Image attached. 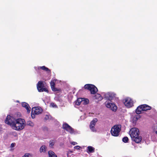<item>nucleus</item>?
<instances>
[{
	"label": "nucleus",
	"mask_w": 157,
	"mask_h": 157,
	"mask_svg": "<svg viewBox=\"0 0 157 157\" xmlns=\"http://www.w3.org/2000/svg\"><path fill=\"white\" fill-rule=\"evenodd\" d=\"M139 130L136 128H133L131 129L130 135L132 140L136 143H139L142 140L141 136H139Z\"/></svg>",
	"instance_id": "f257e3e1"
},
{
	"label": "nucleus",
	"mask_w": 157,
	"mask_h": 157,
	"mask_svg": "<svg viewBox=\"0 0 157 157\" xmlns=\"http://www.w3.org/2000/svg\"><path fill=\"white\" fill-rule=\"evenodd\" d=\"M25 125V121L24 119L21 118L16 119L14 124L12 128L16 130H20L23 129Z\"/></svg>",
	"instance_id": "f03ea898"
},
{
	"label": "nucleus",
	"mask_w": 157,
	"mask_h": 157,
	"mask_svg": "<svg viewBox=\"0 0 157 157\" xmlns=\"http://www.w3.org/2000/svg\"><path fill=\"white\" fill-rule=\"evenodd\" d=\"M121 130V127L120 125H116L111 128V132L112 136H118Z\"/></svg>",
	"instance_id": "7ed1b4c3"
},
{
	"label": "nucleus",
	"mask_w": 157,
	"mask_h": 157,
	"mask_svg": "<svg viewBox=\"0 0 157 157\" xmlns=\"http://www.w3.org/2000/svg\"><path fill=\"white\" fill-rule=\"evenodd\" d=\"M84 88L90 91L91 94H95L98 91L97 88L94 85L86 84L84 86Z\"/></svg>",
	"instance_id": "20e7f679"
},
{
	"label": "nucleus",
	"mask_w": 157,
	"mask_h": 157,
	"mask_svg": "<svg viewBox=\"0 0 157 157\" xmlns=\"http://www.w3.org/2000/svg\"><path fill=\"white\" fill-rule=\"evenodd\" d=\"M42 112V109L40 107H36L33 108L31 111V117L33 119L35 117V115L41 114Z\"/></svg>",
	"instance_id": "39448f33"
},
{
	"label": "nucleus",
	"mask_w": 157,
	"mask_h": 157,
	"mask_svg": "<svg viewBox=\"0 0 157 157\" xmlns=\"http://www.w3.org/2000/svg\"><path fill=\"white\" fill-rule=\"evenodd\" d=\"M16 119L10 115H8L5 120V122L8 125H10L12 127L14 124Z\"/></svg>",
	"instance_id": "423d86ee"
},
{
	"label": "nucleus",
	"mask_w": 157,
	"mask_h": 157,
	"mask_svg": "<svg viewBox=\"0 0 157 157\" xmlns=\"http://www.w3.org/2000/svg\"><path fill=\"white\" fill-rule=\"evenodd\" d=\"M124 103L125 106L128 108H130L133 106V101L129 98L125 99Z\"/></svg>",
	"instance_id": "0eeeda50"
},
{
	"label": "nucleus",
	"mask_w": 157,
	"mask_h": 157,
	"mask_svg": "<svg viewBox=\"0 0 157 157\" xmlns=\"http://www.w3.org/2000/svg\"><path fill=\"white\" fill-rule=\"evenodd\" d=\"M63 128L71 134L73 133L74 132V129L66 123L63 124Z\"/></svg>",
	"instance_id": "6e6552de"
},
{
	"label": "nucleus",
	"mask_w": 157,
	"mask_h": 157,
	"mask_svg": "<svg viewBox=\"0 0 157 157\" xmlns=\"http://www.w3.org/2000/svg\"><path fill=\"white\" fill-rule=\"evenodd\" d=\"M98 121V119L96 118H94V119L91 122L90 124V128L93 131H95V128L94 127L95 125L96 122Z\"/></svg>",
	"instance_id": "1a4fd4ad"
},
{
	"label": "nucleus",
	"mask_w": 157,
	"mask_h": 157,
	"mask_svg": "<svg viewBox=\"0 0 157 157\" xmlns=\"http://www.w3.org/2000/svg\"><path fill=\"white\" fill-rule=\"evenodd\" d=\"M140 106L141 107L142 110H143V111L150 110L151 109V106L147 104L141 105H140Z\"/></svg>",
	"instance_id": "9d476101"
},
{
	"label": "nucleus",
	"mask_w": 157,
	"mask_h": 157,
	"mask_svg": "<svg viewBox=\"0 0 157 157\" xmlns=\"http://www.w3.org/2000/svg\"><path fill=\"white\" fill-rule=\"evenodd\" d=\"M21 105L22 107L25 108L26 109L28 113H30L31 108L27 103L25 102H22Z\"/></svg>",
	"instance_id": "9b49d317"
},
{
	"label": "nucleus",
	"mask_w": 157,
	"mask_h": 157,
	"mask_svg": "<svg viewBox=\"0 0 157 157\" xmlns=\"http://www.w3.org/2000/svg\"><path fill=\"white\" fill-rule=\"evenodd\" d=\"M44 82L42 81H39L37 85V88L38 91L40 89H41L44 87Z\"/></svg>",
	"instance_id": "f8f14e48"
},
{
	"label": "nucleus",
	"mask_w": 157,
	"mask_h": 157,
	"mask_svg": "<svg viewBox=\"0 0 157 157\" xmlns=\"http://www.w3.org/2000/svg\"><path fill=\"white\" fill-rule=\"evenodd\" d=\"M41 69L42 70L47 72L48 73H51V70L48 67L44 66L42 67H38V69Z\"/></svg>",
	"instance_id": "ddd939ff"
},
{
	"label": "nucleus",
	"mask_w": 157,
	"mask_h": 157,
	"mask_svg": "<svg viewBox=\"0 0 157 157\" xmlns=\"http://www.w3.org/2000/svg\"><path fill=\"white\" fill-rule=\"evenodd\" d=\"M87 149L86 150V152L88 153H91L94 152V148L91 146H89L87 147Z\"/></svg>",
	"instance_id": "4468645a"
},
{
	"label": "nucleus",
	"mask_w": 157,
	"mask_h": 157,
	"mask_svg": "<svg viewBox=\"0 0 157 157\" xmlns=\"http://www.w3.org/2000/svg\"><path fill=\"white\" fill-rule=\"evenodd\" d=\"M94 99L98 101H101L102 99L101 95L99 94H96L94 96Z\"/></svg>",
	"instance_id": "2eb2a0df"
},
{
	"label": "nucleus",
	"mask_w": 157,
	"mask_h": 157,
	"mask_svg": "<svg viewBox=\"0 0 157 157\" xmlns=\"http://www.w3.org/2000/svg\"><path fill=\"white\" fill-rule=\"evenodd\" d=\"M142 110L141 107L140 106V105L138 106L136 110V112L137 114H139L141 113Z\"/></svg>",
	"instance_id": "dca6fc26"
},
{
	"label": "nucleus",
	"mask_w": 157,
	"mask_h": 157,
	"mask_svg": "<svg viewBox=\"0 0 157 157\" xmlns=\"http://www.w3.org/2000/svg\"><path fill=\"white\" fill-rule=\"evenodd\" d=\"M49 157H57V155L52 151H49L48 152Z\"/></svg>",
	"instance_id": "f3484780"
},
{
	"label": "nucleus",
	"mask_w": 157,
	"mask_h": 157,
	"mask_svg": "<svg viewBox=\"0 0 157 157\" xmlns=\"http://www.w3.org/2000/svg\"><path fill=\"white\" fill-rule=\"evenodd\" d=\"M83 98H78L77 100L76 104L77 105H80L81 103L82 102Z\"/></svg>",
	"instance_id": "a211bd4d"
},
{
	"label": "nucleus",
	"mask_w": 157,
	"mask_h": 157,
	"mask_svg": "<svg viewBox=\"0 0 157 157\" xmlns=\"http://www.w3.org/2000/svg\"><path fill=\"white\" fill-rule=\"evenodd\" d=\"M46 147L45 145H43L40 148V152H46Z\"/></svg>",
	"instance_id": "6ab92c4d"
},
{
	"label": "nucleus",
	"mask_w": 157,
	"mask_h": 157,
	"mask_svg": "<svg viewBox=\"0 0 157 157\" xmlns=\"http://www.w3.org/2000/svg\"><path fill=\"white\" fill-rule=\"evenodd\" d=\"M140 115H137L135 116L133 118V122H135L138 120L140 118Z\"/></svg>",
	"instance_id": "aec40b11"
},
{
	"label": "nucleus",
	"mask_w": 157,
	"mask_h": 157,
	"mask_svg": "<svg viewBox=\"0 0 157 157\" xmlns=\"http://www.w3.org/2000/svg\"><path fill=\"white\" fill-rule=\"evenodd\" d=\"M38 91L39 92H43V91H45L48 93V90L45 87H43L41 89H40L39 90H38Z\"/></svg>",
	"instance_id": "412c9836"
},
{
	"label": "nucleus",
	"mask_w": 157,
	"mask_h": 157,
	"mask_svg": "<svg viewBox=\"0 0 157 157\" xmlns=\"http://www.w3.org/2000/svg\"><path fill=\"white\" fill-rule=\"evenodd\" d=\"M52 90L53 91L56 92L57 91L58 93L61 92V90L60 88H56L55 87L52 89Z\"/></svg>",
	"instance_id": "4be33fe9"
},
{
	"label": "nucleus",
	"mask_w": 157,
	"mask_h": 157,
	"mask_svg": "<svg viewBox=\"0 0 157 157\" xmlns=\"http://www.w3.org/2000/svg\"><path fill=\"white\" fill-rule=\"evenodd\" d=\"M110 109L113 111H116L117 109V107L114 104H113Z\"/></svg>",
	"instance_id": "5701e85b"
},
{
	"label": "nucleus",
	"mask_w": 157,
	"mask_h": 157,
	"mask_svg": "<svg viewBox=\"0 0 157 157\" xmlns=\"http://www.w3.org/2000/svg\"><path fill=\"white\" fill-rule=\"evenodd\" d=\"M83 98V101H82L84 105H86L88 104L89 103V100L87 99Z\"/></svg>",
	"instance_id": "b1692460"
},
{
	"label": "nucleus",
	"mask_w": 157,
	"mask_h": 157,
	"mask_svg": "<svg viewBox=\"0 0 157 157\" xmlns=\"http://www.w3.org/2000/svg\"><path fill=\"white\" fill-rule=\"evenodd\" d=\"M55 142L53 140H50L49 141V146L50 147H52V146L54 145V144Z\"/></svg>",
	"instance_id": "393cba45"
},
{
	"label": "nucleus",
	"mask_w": 157,
	"mask_h": 157,
	"mask_svg": "<svg viewBox=\"0 0 157 157\" xmlns=\"http://www.w3.org/2000/svg\"><path fill=\"white\" fill-rule=\"evenodd\" d=\"M128 140V139L127 137H124L122 139V141L124 143H127Z\"/></svg>",
	"instance_id": "a878e982"
},
{
	"label": "nucleus",
	"mask_w": 157,
	"mask_h": 157,
	"mask_svg": "<svg viewBox=\"0 0 157 157\" xmlns=\"http://www.w3.org/2000/svg\"><path fill=\"white\" fill-rule=\"evenodd\" d=\"M50 85L52 89L55 87V83L53 81H51Z\"/></svg>",
	"instance_id": "bb28decb"
},
{
	"label": "nucleus",
	"mask_w": 157,
	"mask_h": 157,
	"mask_svg": "<svg viewBox=\"0 0 157 157\" xmlns=\"http://www.w3.org/2000/svg\"><path fill=\"white\" fill-rule=\"evenodd\" d=\"M113 104L110 103H108L107 104L106 103V106L107 107L110 109V108L111 107L112 105H113Z\"/></svg>",
	"instance_id": "cd10ccee"
},
{
	"label": "nucleus",
	"mask_w": 157,
	"mask_h": 157,
	"mask_svg": "<svg viewBox=\"0 0 157 157\" xmlns=\"http://www.w3.org/2000/svg\"><path fill=\"white\" fill-rule=\"evenodd\" d=\"M22 157H31V155L30 154L28 153H25L24 155Z\"/></svg>",
	"instance_id": "c85d7f7f"
},
{
	"label": "nucleus",
	"mask_w": 157,
	"mask_h": 157,
	"mask_svg": "<svg viewBox=\"0 0 157 157\" xmlns=\"http://www.w3.org/2000/svg\"><path fill=\"white\" fill-rule=\"evenodd\" d=\"M27 125L31 126H33V123L31 121H28L27 123Z\"/></svg>",
	"instance_id": "c756f323"
},
{
	"label": "nucleus",
	"mask_w": 157,
	"mask_h": 157,
	"mask_svg": "<svg viewBox=\"0 0 157 157\" xmlns=\"http://www.w3.org/2000/svg\"><path fill=\"white\" fill-rule=\"evenodd\" d=\"M49 119V117L48 115H46L45 116V117H44V120L45 121H47V120H48Z\"/></svg>",
	"instance_id": "7c9ffc66"
},
{
	"label": "nucleus",
	"mask_w": 157,
	"mask_h": 157,
	"mask_svg": "<svg viewBox=\"0 0 157 157\" xmlns=\"http://www.w3.org/2000/svg\"><path fill=\"white\" fill-rule=\"evenodd\" d=\"M80 147L79 146H76L74 147V148L78 150L80 149Z\"/></svg>",
	"instance_id": "2f4dec72"
},
{
	"label": "nucleus",
	"mask_w": 157,
	"mask_h": 157,
	"mask_svg": "<svg viewBox=\"0 0 157 157\" xmlns=\"http://www.w3.org/2000/svg\"><path fill=\"white\" fill-rule=\"evenodd\" d=\"M15 143H12L11 144V147H14L15 146Z\"/></svg>",
	"instance_id": "473e14b6"
},
{
	"label": "nucleus",
	"mask_w": 157,
	"mask_h": 157,
	"mask_svg": "<svg viewBox=\"0 0 157 157\" xmlns=\"http://www.w3.org/2000/svg\"><path fill=\"white\" fill-rule=\"evenodd\" d=\"M43 130L44 131H48V128L46 127H44L43 128Z\"/></svg>",
	"instance_id": "72a5a7b5"
},
{
	"label": "nucleus",
	"mask_w": 157,
	"mask_h": 157,
	"mask_svg": "<svg viewBox=\"0 0 157 157\" xmlns=\"http://www.w3.org/2000/svg\"><path fill=\"white\" fill-rule=\"evenodd\" d=\"M77 144L76 142H73L71 143V144L73 145H75V144Z\"/></svg>",
	"instance_id": "f704fd0d"
},
{
	"label": "nucleus",
	"mask_w": 157,
	"mask_h": 157,
	"mask_svg": "<svg viewBox=\"0 0 157 157\" xmlns=\"http://www.w3.org/2000/svg\"><path fill=\"white\" fill-rule=\"evenodd\" d=\"M111 96L109 95V100H112L113 99V98L111 97Z\"/></svg>",
	"instance_id": "c9c22d12"
},
{
	"label": "nucleus",
	"mask_w": 157,
	"mask_h": 157,
	"mask_svg": "<svg viewBox=\"0 0 157 157\" xmlns=\"http://www.w3.org/2000/svg\"><path fill=\"white\" fill-rule=\"evenodd\" d=\"M155 133L156 134H157V131H156L155 132Z\"/></svg>",
	"instance_id": "e433bc0d"
},
{
	"label": "nucleus",
	"mask_w": 157,
	"mask_h": 157,
	"mask_svg": "<svg viewBox=\"0 0 157 157\" xmlns=\"http://www.w3.org/2000/svg\"><path fill=\"white\" fill-rule=\"evenodd\" d=\"M116 94H114V95H113L114 96Z\"/></svg>",
	"instance_id": "4c0bfd02"
}]
</instances>
